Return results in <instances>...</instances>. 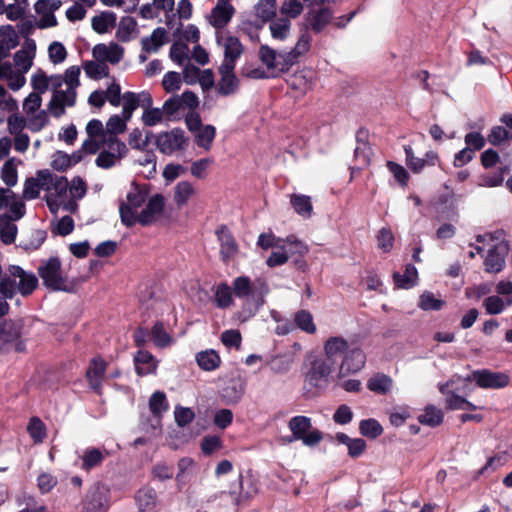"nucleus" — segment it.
<instances>
[{"mask_svg":"<svg viewBox=\"0 0 512 512\" xmlns=\"http://www.w3.org/2000/svg\"><path fill=\"white\" fill-rule=\"evenodd\" d=\"M36 46L33 41L27 42L25 46L14 55V63L17 71L27 73L33 64Z\"/></svg>","mask_w":512,"mask_h":512,"instance_id":"obj_29","label":"nucleus"},{"mask_svg":"<svg viewBox=\"0 0 512 512\" xmlns=\"http://www.w3.org/2000/svg\"><path fill=\"white\" fill-rule=\"evenodd\" d=\"M216 41L224 50V60L220 66L235 67L237 59L243 53V46L238 38L230 35H224L222 32L216 33Z\"/></svg>","mask_w":512,"mask_h":512,"instance_id":"obj_13","label":"nucleus"},{"mask_svg":"<svg viewBox=\"0 0 512 512\" xmlns=\"http://www.w3.org/2000/svg\"><path fill=\"white\" fill-rule=\"evenodd\" d=\"M141 120L145 126L153 127L166 120L162 108H153L152 105L143 107Z\"/></svg>","mask_w":512,"mask_h":512,"instance_id":"obj_55","label":"nucleus"},{"mask_svg":"<svg viewBox=\"0 0 512 512\" xmlns=\"http://www.w3.org/2000/svg\"><path fill=\"white\" fill-rule=\"evenodd\" d=\"M137 22L133 17L125 16L122 17L118 29L117 37L122 41H128L131 38L132 33L136 30Z\"/></svg>","mask_w":512,"mask_h":512,"instance_id":"obj_59","label":"nucleus"},{"mask_svg":"<svg viewBox=\"0 0 512 512\" xmlns=\"http://www.w3.org/2000/svg\"><path fill=\"white\" fill-rule=\"evenodd\" d=\"M245 392L244 382L237 378L229 380L221 390V397L227 404L238 403Z\"/></svg>","mask_w":512,"mask_h":512,"instance_id":"obj_31","label":"nucleus"},{"mask_svg":"<svg viewBox=\"0 0 512 512\" xmlns=\"http://www.w3.org/2000/svg\"><path fill=\"white\" fill-rule=\"evenodd\" d=\"M281 248L282 250L280 251H273L267 259L266 263L269 267L285 264L293 253L303 255L308 251L307 246L293 236L288 237L286 239V245L281 246Z\"/></svg>","mask_w":512,"mask_h":512,"instance_id":"obj_14","label":"nucleus"},{"mask_svg":"<svg viewBox=\"0 0 512 512\" xmlns=\"http://www.w3.org/2000/svg\"><path fill=\"white\" fill-rule=\"evenodd\" d=\"M366 136V133L363 131H359L357 134V146L354 150L355 160L358 162V165H355L351 168V177H354L355 173L360 171L361 169L367 167L370 163L372 150L371 147L366 143L363 138Z\"/></svg>","mask_w":512,"mask_h":512,"instance_id":"obj_24","label":"nucleus"},{"mask_svg":"<svg viewBox=\"0 0 512 512\" xmlns=\"http://www.w3.org/2000/svg\"><path fill=\"white\" fill-rule=\"evenodd\" d=\"M150 339L157 348H167L174 342L172 335L165 329L162 322H156L150 331Z\"/></svg>","mask_w":512,"mask_h":512,"instance_id":"obj_39","label":"nucleus"},{"mask_svg":"<svg viewBox=\"0 0 512 512\" xmlns=\"http://www.w3.org/2000/svg\"><path fill=\"white\" fill-rule=\"evenodd\" d=\"M453 383L454 380L451 379L446 383L439 385V391L443 395H446L447 408L450 410H466L465 398L456 395L453 391L450 390V387Z\"/></svg>","mask_w":512,"mask_h":512,"instance_id":"obj_40","label":"nucleus"},{"mask_svg":"<svg viewBox=\"0 0 512 512\" xmlns=\"http://www.w3.org/2000/svg\"><path fill=\"white\" fill-rule=\"evenodd\" d=\"M10 216H0V239L4 244H11L17 235V226Z\"/></svg>","mask_w":512,"mask_h":512,"instance_id":"obj_46","label":"nucleus"},{"mask_svg":"<svg viewBox=\"0 0 512 512\" xmlns=\"http://www.w3.org/2000/svg\"><path fill=\"white\" fill-rule=\"evenodd\" d=\"M512 305V296L505 299L498 295H492L484 299L483 306L486 312L490 315H497L502 313L507 307Z\"/></svg>","mask_w":512,"mask_h":512,"instance_id":"obj_42","label":"nucleus"},{"mask_svg":"<svg viewBox=\"0 0 512 512\" xmlns=\"http://www.w3.org/2000/svg\"><path fill=\"white\" fill-rule=\"evenodd\" d=\"M288 427L291 431L289 442L300 440L311 428V418L307 416H294L289 420Z\"/></svg>","mask_w":512,"mask_h":512,"instance_id":"obj_34","label":"nucleus"},{"mask_svg":"<svg viewBox=\"0 0 512 512\" xmlns=\"http://www.w3.org/2000/svg\"><path fill=\"white\" fill-rule=\"evenodd\" d=\"M506 254L507 245L502 242L490 248L484 260L485 271L488 273H499L505 266Z\"/></svg>","mask_w":512,"mask_h":512,"instance_id":"obj_21","label":"nucleus"},{"mask_svg":"<svg viewBox=\"0 0 512 512\" xmlns=\"http://www.w3.org/2000/svg\"><path fill=\"white\" fill-rule=\"evenodd\" d=\"M418 272L415 266L408 264L405 267L403 274L394 273V281L397 287L402 289H409L416 284Z\"/></svg>","mask_w":512,"mask_h":512,"instance_id":"obj_47","label":"nucleus"},{"mask_svg":"<svg viewBox=\"0 0 512 512\" xmlns=\"http://www.w3.org/2000/svg\"><path fill=\"white\" fill-rule=\"evenodd\" d=\"M215 136L216 128L213 125H204L194 134L197 146L203 148L205 151L211 149Z\"/></svg>","mask_w":512,"mask_h":512,"instance_id":"obj_48","label":"nucleus"},{"mask_svg":"<svg viewBox=\"0 0 512 512\" xmlns=\"http://www.w3.org/2000/svg\"><path fill=\"white\" fill-rule=\"evenodd\" d=\"M83 69L86 76L90 79L99 80L104 77H107L109 74V68L107 64L104 62L95 61H86L83 64Z\"/></svg>","mask_w":512,"mask_h":512,"instance_id":"obj_52","label":"nucleus"},{"mask_svg":"<svg viewBox=\"0 0 512 512\" xmlns=\"http://www.w3.org/2000/svg\"><path fill=\"white\" fill-rule=\"evenodd\" d=\"M149 408L154 416H161L168 409L166 395L161 391L154 392L149 399Z\"/></svg>","mask_w":512,"mask_h":512,"instance_id":"obj_58","label":"nucleus"},{"mask_svg":"<svg viewBox=\"0 0 512 512\" xmlns=\"http://www.w3.org/2000/svg\"><path fill=\"white\" fill-rule=\"evenodd\" d=\"M26 116L27 127L32 132L40 131L48 122V115L44 110Z\"/></svg>","mask_w":512,"mask_h":512,"instance_id":"obj_64","label":"nucleus"},{"mask_svg":"<svg viewBox=\"0 0 512 512\" xmlns=\"http://www.w3.org/2000/svg\"><path fill=\"white\" fill-rule=\"evenodd\" d=\"M445 302L441 299H437L432 292L425 291L419 298V307L422 310L438 311L441 310Z\"/></svg>","mask_w":512,"mask_h":512,"instance_id":"obj_62","label":"nucleus"},{"mask_svg":"<svg viewBox=\"0 0 512 512\" xmlns=\"http://www.w3.org/2000/svg\"><path fill=\"white\" fill-rule=\"evenodd\" d=\"M27 430L35 443H40L46 436L45 424L38 418H31Z\"/></svg>","mask_w":512,"mask_h":512,"instance_id":"obj_63","label":"nucleus"},{"mask_svg":"<svg viewBox=\"0 0 512 512\" xmlns=\"http://www.w3.org/2000/svg\"><path fill=\"white\" fill-rule=\"evenodd\" d=\"M110 506V489L96 484L87 492L83 501V512H107Z\"/></svg>","mask_w":512,"mask_h":512,"instance_id":"obj_11","label":"nucleus"},{"mask_svg":"<svg viewBox=\"0 0 512 512\" xmlns=\"http://www.w3.org/2000/svg\"><path fill=\"white\" fill-rule=\"evenodd\" d=\"M195 360L198 366L204 371H214L221 364L219 354L213 349L198 352L195 356Z\"/></svg>","mask_w":512,"mask_h":512,"instance_id":"obj_38","label":"nucleus"},{"mask_svg":"<svg viewBox=\"0 0 512 512\" xmlns=\"http://www.w3.org/2000/svg\"><path fill=\"white\" fill-rule=\"evenodd\" d=\"M234 12L235 9L229 2L218 1L211 11L210 22L215 28L222 29L230 22Z\"/></svg>","mask_w":512,"mask_h":512,"instance_id":"obj_26","label":"nucleus"},{"mask_svg":"<svg viewBox=\"0 0 512 512\" xmlns=\"http://www.w3.org/2000/svg\"><path fill=\"white\" fill-rule=\"evenodd\" d=\"M106 363L101 358H94L86 372L87 379L92 389L98 390L105 374Z\"/></svg>","mask_w":512,"mask_h":512,"instance_id":"obj_35","label":"nucleus"},{"mask_svg":"<svg viewBox=\"0 0 512 512\" xmlns=\"http://www.w3.org/2000/svg\"><path fill=\"white\" fill-rule=\"evenodd\" d=\"M49 182H51V172L49 170H39L35 177L25 180L22 192L23 198L25 200L36 199L42 190L47 192Z\"/></svg>","mask_w":512,"mask_h":512,"instance_id":"obj_16","label":"nucleus"},{"mask_svg":"<svg viewBox=\"0 0 512 512\" xmlns=\"http://www.w3.org/2000/svg\"><path fill=\"white\" fill-rule=\"evenodd\" d=\"M392 386V378L383 373H377L371 376L367 381V388L380 395L388 393L392 389Z\"/></svg>","mask_w":512,"mask_h":512,"instance_id":"obj_41","label":"nucleus"},{"mask_svg":"<svg viewBox=\"0 0 512 512\" xmlns=\"http://www.w3.org/2000/svg\"><path fill=\"white\" fill-rule=\"evenodd\" d=\"M444 414L440 408L434 405L425 407L423 413L418 416V421L430 427H436L443 422Z\"/></svg>","mask_w":512,"mask_h":512,"instance_id":"obj_45","label":"nucleus"},{"mask_svg":"<svg viewBox=\"0 0 512 512\" xmlns=\"http://www.w3.org/2000/svg\"><path fill=\"white\" fill-rule=\"evenodd\" d=\"M332 371L333 363L328 362V359L314 353L307 354L302 366L305 388L317 392L325 391L334 378Z\"/></svg>","mask_w":512,"mask_h":512,"instance_id":"obj_2","label":"nucleus"},{"mask_svg":"<svg viewBox=\"0 0 512 512\" xmlns=\"http://www.w3.org/2000/svg\"><path fill=\"white\" fill-rule=\"evenodd\" d=\"M233 290L237 298L244 300V308L249 315H254L264 304L269 288L264 280L251 282L248 277L240 276L234 279Z\"/></svg>","mask_w":512,"mask_h":512,"instance_id":"obj_4","label":"nucleus"},{"mask_svg":"<svg viewBox=\"0 0 512 512\" xmlns=\"http://www.w3.org/2000/svg\"><path fill=\"white\" fill-rule=\"evenodd\" d=\"M193 193L192 184L188 181H181L175 187L174 200L178 206H182L187 203Z\"/></svg>","mask_w":512,"mask_h":512,"instance_id":"obj_61","label":"nucleus"},{"mask_svg":"<svg viewBox=\"0 0 512 512\" xmlns=\"http://www.w3.org/2000/svg\"><path fill=\"white\" fill-rule=\"evenodd\" d=\"M101 144L103 151H107L119 159L123 158L127 152L126 144L119 140L118 137L104 136Z\"/></svg>","mask_w":512,"mask_h":512,"instance_id":"obj_51","label":"nucleus"},{"mask_svg":"<svg viewBox=\"0 0 512 512\" xmlns=\"http://www.w3.org/2000/svg\"><path fill=\"white\" fill-rule=\"evenodd\" d=\"M168 41L167 32L164 28L158 27L153 30L149 37L141 40L143 51L150 53L156 52Z\"/></svg>","mask_w":512,"mask_h":512,"instance_id":"obj_37","label":"nucleus"},{"mask_svg":"<svg viewBox=\"0 0 512 512\" xmlns=\"http://www.w3.org/2000/svg\"><path fill=\"white\" fill-rule=\"evenodd\" d=\"M350 350L347 339L342 336L328 337L323 344L324 359L334 364L338 357H343Z\"/></svg>","mask_w":512,"mask_h":512,"instance_id":"obj_20","label":"nucleus"},{"mask_svg":"<svg viewBox=\"0 0 512 512\" xmlns=\"http://www.w3.org/2000/svg\"><path fill=\"white\" fill-rule=\"evenodd\" d=\"M147 197L146 186H131L126 201L122 202L119 208L121 221L125 226L130 227L137 223L138 209L145 203Z\"/></svg>","mask_w":512,"mask_h":512,"instance_id":"obj_6","label":"nucleus"},{"mask_svg":"<svg viewBox=\"0 0 512 512\" xmlns=\"http://www.w3.org/2000/svg\"><path fill=\"white\" fill-rule=\"evenodd\" d=\"M117 16L112 11H103L91 20L93 30L99 34L110 31L116 25Z\"/></svg>","mask_w":512,"mask_h":512,"instance_id":"obj_36","label":"nucleus"},{"mask_svg":"<svg viewBox=\"0 0 512 512\" xmlns=\"http://www.w3.org/2000/svg\"><path fill=\"white\" fill-rule=\"evenodd\" d=\"M294 323L297 328L307 334H314L317 330L312 314L307 310H300L294 315Z\"/></svg>","mask_w":512,"mask_h":512,"instance_id":"obj_54","label":"nucleus"},{"mask_svg":"<svg viewBox=\"0 0 512 512\" xmlns=\"http://www.w3.org/2000/svg\"><path fill=\"white\" fill-rule=\"evenodd\" d=\"M367 361L366 353L359 346L350 348V350L342 357L336 373L338 378L349 377L359 373L365 368Z\"/></svg>","mask_w":512,"mask_h":512,"instance_id":"obj_10","label":"nucleus"},{"mask_svg":"<svg viewBox=\"0 0 512 512\" xmlns=\"http://www.w3.org/2000/svg\"><path fill=\"white\" fill-rule=\"evenodd\" d=\"M156 147L165 155L184 151L189 143V139L180 128H174L170 131L161 132L156 136Z\"/></svg>","mask_w":512,"mask_h":512,"instance_id":"obj_8","label":"nucleus"},{"mask_svg":"<svg viewBox=\"0 0 512 512\" xmlns=\"http://www.w3.org/2000/svg\"><path fill=\"white\" fill-rule=\"evenodd\" d=\"M46 203L53 214H57L60 208L71 213L77 211L78 204L70 198L66 177L51 173V182H49L46 193Z\"/></svg>","mask_w":512,"mask_h":512,"instance_id":"obj_5","label":"nucleus"},{"mask_svg":"<svg viewBox=\"0 0 512 512\" xmlns=\"http://www.w3.org/2000/svg\"><path fill=\"white\" fill-rule=\"evenodd\" d=\"M255 12L262 21H272L276 15V0H260L255 7Z\"/></svg>","mask_w":512,"mask_h":512,"instance_id":"obj_57","label":"nucleus"},{"mask_svg":"<svg viewBox=\"0 0 512 512\" xmlns=\"http://www.w3.org/2000/svg\"><path fill=\"white\" fill-rule=\"evenodd\" d=\"M360 433L370 439H376L383 433V427L376 419H365L359 423Z\"/></svg>","mask_w":512,"mask_h":512,"instance_id":"obj_56","label":"nucleus"},{"mask_svg":"<svg viewBox=\"0 0 512 512\" xmlns=\"http://www.w3.org/2000/svg\"><path fill=\"white\" fill-rule=\"evenodd\" d=\"M38 285V279L32 272L25 271L18 265H10L0 281V294L13 299L19 293L29 296Z\"/></svg>","mask_w":512,"mask_h":512,"instance_id":"obj_3","label":"nucleus"},{"mask_svg":"<svg viewBox=\"0 0 512 512\" xmlns=\"http://www.w3.org/2000/svg\"><path fill=\"white\" fill-rule=\"evenodd\" d=\"M4 345L0 346V353L15 351L24 352L26 349L24 341L21 339L20 327L15 328L12 332L4 331Z\"/></svg>","mask_w":512,"mask_h":512,"instance_id":"obj_33","label":"nucleus"},{"mask_svg":"<svg viewBox=\"0 0 512 512\" xmlns=\"http://www.w3.org/2000/svg\"><path fill=\"white\" fill-rule=\"evenodd\" d=\"M38 273L46 287L55 291H68L69 285L62 274L61 262L52 257L38 267Z\"/></svg>","mask_w":512,"mask_h":512,"instance_id":"obj_7","label":"nucleus"},{"mask_svg":"<svg viewBox=\"0 0 512 512\" xmlns=\"http://www.w3.org/2000/svg\"><path fill=\"white\" fill-rule=\"evenodd\" d=\"M277 53L278 51L272 49L268 45H261L259 49V57L261 62L270 71L271 76L277 74Z\"/></svg>","mask_w":512,"mask_h":512,"instance_id":"obj_53","label":"nucleus"},{"mask_svg":"<svg viewBox=\"0 0 512 512\" xmlns=\"http://www.w3.org/2000/svg\"><path fill=\"white\" fill-rule=\"evenodd\" d=\"M92 54L96 60L99 62L110 63V64H118L124 55V48L115 43L110 42L108 44H97L93 47Z\"/></svg>","mask_w":512,"mask_h":512,"instance_id":"obj_18","label":"nucleus"},{"mask_svg":"<svg viewBox=\"0 0 512 512\" xmlns=\"http://www.w3.org/2000/svg\"><path fill=\"white\" fill-rule=\"evenodd\" d=\"M109 456L105 449L97 447L85 448L79 456V467L84 471L98 468Z\"/></svg>","mask_w":512,"mask_h":512,"instance_id":"obj_22","label":"nucleus"},{"mask_svg":"<svg viewBox=\"0 0 512 512\" xmlns=\"http://www.w3.org/2000/svg\"><path fill=\"white\" fill-rule=\"evenodd\" d=\"M135 369L138 375L146 376L153 374L157 369V360L154 356L143 349H140L134 356Z\"/></svg>","mask_w":512,"mask_h":512,"instance_id":"obj_28","label":"nucleus"},{"mask_svg":"<svg viewBox=\"0 0 512 512\" xmlns=\"http://www.w3.org/2000/svg\"><path fill=\"white\" fill-rule=\"evenodd\" d=\"M18 164H20V161L10 158L2 166L1 179L8 187H14L18 182Z\"/></svg>","mask_w":512,"mask_h":512,"instance_id":"obj_50","label":"nucleus"},{"mask_svg":"<svg viewBox=\"0 0 512 512\" xmlns=\"http://www.w3.org/2000/svg\"><path fill=\"white\" fill-rule=\"evenodd\" d=\"M290 203L298 215L306 219L311 217L313 206L309 196L292 194L290 196Z\"/></svg>","mask_w":512,"mask_h":512,"instance_id":"obj_43","label":"nucleus"},{"mask_svg":"<svg viewBox=\"0 0 512 512\" xmlns=\"http://www.w3.org/2000/svg\"><path fill=\"white\" fill-rule=\"evenodd\" d=\"M311 42V35L305 31L301 33L293 49L290 51H279L277 53V73L288 71L301 55L309 51Z\"/></svg>","mask_w":512,"mask_h":512,"instance_id":"obj_9","label":"nucleus"},{"mask_svg":"<svg viewBox=\"0 0 512 512\" xmlns=\"http://www.w3.org/2000/svg\"><path fill=\"white\" fill-rule=\"evenodd\" d=\"M334 11L329 6L309 7L305 15L307 26L315 33H321L332 22Z\"/></svg>","mask_w":512,"mask_h":512,"instance_id":"obj_15","label":"nucleus"},{"mask_svg":"<svg viewBox=\"0 0 512 512\" xmlns=\"http://www.w3.org/2000/svg\"><path fill=\"white\" fill-rule=\"evenodd\" d=\"M123 116L113 115L106 123V132L104 136L117 137L118 134L123 133L127 128V122Z\"/></svg>","mask_w":512,"mask_h":512,"instance_id":"obj_60","label":"nucleus"},{"mask_svg":"<svg viewBox=\"0 0 512 512\" xmlns=\"http://www.w3.org/2000/svg\"><path fill=\"white\" fill-rule=\"evenodd\" d=\"M165 199L155 194L148 199L146 206L137 215V223L148 225L153 223L163 212Z\"/></svg>","mask_w":512,"mask_h":512,"instance_id":"obj_19","label":"nucleus"},{"mask_svg":"<svg viewBox=\"0 0 512 512\" xmlns=\"http://www.w3.org/2000/svg\"><path fill=\"white\" fill-rule=\"evenodd\" d=\"M239 488L240 491L237 492L235 490H230L229 495L234 499L237 505L241 504L243 501H247L253 498L258 493V488L255 481L252 478H247L243 481L242 476L240 475Z\"/></svg>","mask_w":512,"mask_h":512,"instance_id":"obj_32","label":"nucleus"},{"mask_svg":"<svg viewBox=\"0 0 512 512\" xmlns=\"http://www.w3.org/2000/svg\"><path fill=\"white\" fill-rule=\"evenodd\" d=\"M80 67L71 66L66 69L64 75H52L38 69L31 76V86L36 93L42 94L51 89L53 94L48 109L55 117L64 114L66 107H72L76 102V89L80 85Z\"/></svg>","mask_w":512,"mask_h":512,"instance_id":"obj_1","label":"nucleus"},{"mask_svg":"<svg viewBox=\"0 0 512 512\" xmlns=\"http://www.w3.org/2000/svg\"><path fill=\"white\" fill-rule=\"evenodd\" d=\"M216 234L220 243L221 257L224 262H229L237 255L238 245L227 227H220Z\"/></svg>","mask_w":512,"mask_h":512,"instance_id":"obj_23","label":"nucleus"},{"mask_svg":"<svg viewBox=\"0 0 512 512\" xmlns=\"http://www.w3.org/2000/svg\"><path fill=\"white\" fill-rule=\"evenodd\" d=\"M269 28L273 39L283 41L290 35L291 21L287 17L276 18L271 21Z\"/></svg>","mask_w":512,"mask_h":512,"instance_id":"obj_44","label":"nucleus"},{"mask_svg":"<svg viewBox=\"0 0 512 512\" xmlns=\"http://www.w3.org/2000/svg\"><path fill=\"white\" fill-rule=\"evenodd\" d=\"M235 67H227L224 69V66L219 67L220 80L217 84V91L220 95L228 96L235 93L238 89V79L234 74Z\"/></svg>","mask_w":512,"mask_h":512,"instance_id":"obj_27","label":"nucleus"},{"mask_svg":"<svg viewBox=\"0 0 512 512\" xmlns=\"http://www.w3.org/2000/svg\"><path fill=\"white\" fill-rule=\"evenodd\" d=\"M467 380H473L483 389H501L509 384L510 378L506 373L480 369L472 372Z\"/></svg>","mask_w":512,"mask_h":512,"instance_id":"obj_12","label":"nucleus"},{"mask_svg":"<svg viewBox=\"0 0 512 512\" xmlns=\"http://www.w3.org/2000/svg\"><path fill=\"white\" fill-rule=\"evenodd\" d=\"M214 301L220 309L229 308L233 304L231 287L226 283H220L214 288Z\"/></svg>","mask_w":512,"mask_h":512,"instance_id":"obj_49","label":"nucleus"},{"mask_svg":"<svg viewBox=\"0 0 512 512\" xmlns=\"http://www.w3.org/2000/svg\"><path fill=\"white\" fill-rule=\"evenodd\" d=\"M135 503L139 512H156L158 497L152 487H142L135 494Z\"/></svg>","mask_w":512,"mask_h":512,"instance_id":"obj_25","label":"nucleus"},{"mask_svg":"<svg viewBox=\"0 0 512 512\" xmlns=\"http://www.w3.org/2000/svg\"><path fill=\"white\" fill-rule=\"evenodd\" d=\"M122 116L126 119V120H130L132 115H133V112L138 108V107H147L149 105H152L153 104V99L151 97V95L146 92V91H143L141 93H134V92H125L123 95H122Z\"/></svg>","mask_w":512,"mask_h":512,"instance_id":"obj_17","label":"nucleus"},{"mask_svg":"<svg viewBox=\"0 0 512 512\" xmlns=\"http://www.w3.org/2000/svg\"><path fill=\"white\" fill-rule=\"evenodd\" d=\"M24 74L21 71L15 70L10 62L0 61V78L8 80L10 89L16 91L24 86L26 83Z\"/></svg>","mask_w":512,"mask_h":512,"instance_id":"obj_30","label":"nucleus"}]
</instances>
